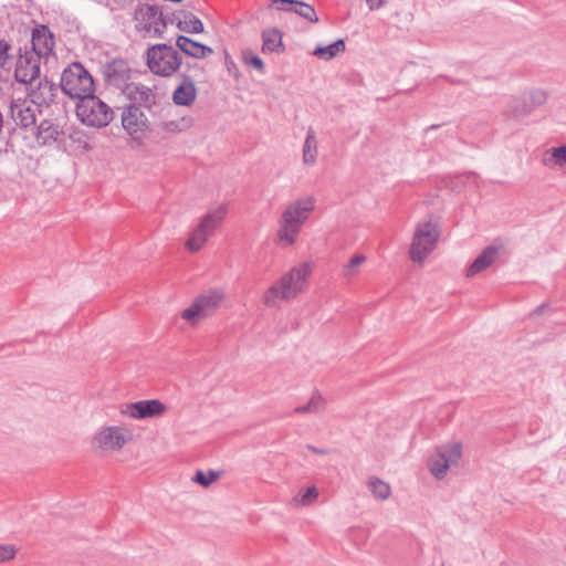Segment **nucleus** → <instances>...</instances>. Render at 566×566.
<instances>
[{"label": "nucleus", "mask_w": 566, "mask_h": 566, "mask_svg": "<svg viewBox=\"0 0 566 566\" xmlns=\"http://www.w3.org/2000/svg\"><path fill=\"white\" fill-rule=\"evenodd\" d=\"M314 209L315 200L312 197L300 198L289 203L277 221L276 239L279 244L282 247L293 245Z\"/></svg>", "instance_id": "f03ea898"}, {"label": "nucleus", "mask_w": 566, "mask_h": 566, "mask_svg": "<svg viewBox=\"0 0 566 566\" xmlns=\"http://www.w3.org/2000/svg\"><path fill=\"white\" fill-rule=\"evenodd\" d=\"M189 126V122L186 118L180 120H169L163 124V128L169 133H180Z\"/></svg>", "instance_id": "4c0bfd02"}, {"label": "nucleus", "mask_w": 566, "mask_h": 566, "mask_svg": "<svg viewBox=\"0 0 566 566\" xmlns=\"http://www.w3.org/2000/svg\"><path fill=\"white\" fill-rule=\"evenodd\" d=\"M526 98L531 106L535 109L536 107H539L547 102L548 94L545 90L533 88L528 91Z\"/></svg>", "instance_id": "c9c22d12"}, {"label": "nucleus", "mask_w": 566, "mask_h": 566, "mask_svg": "<svg viewBox=\"0 0 566 566\" xmlns=\"http://www.w3.org/2000/svg\"><path fill=\"white\" fill-rule=\"evenodd\" d=\"M262 46L261 51L263 54L271 53H283L284 52V43L282 32L276 28H269L262 31L261 33Z\"/></svg>", "instance_id": "a878e982"}, {"label": "nucleus", "mask_w": 566, "mask_h": 566, "mask_svg": "<svg viewBox=\"0 0 566 566\" xmlns=\"http://www.w3.org/2000/svg\"><path fill=\"white\" fill-rule=\"evenodd\" d=\"M35 146H51L57 142L61 130L51 119H43L32 128Z\"/></svg>", "instance_id": "412c9836"}, {"label": "nucleus", "mask_w": 566, "mask_h": 566, "mask_svg": "<svg viewBox=\"0 0 566 566\" xmlns=\"http://www.w3.org/2000/svg\"><path fill=\"white\" fill-rule=\"evenodd\" d=\"M465 177H467L468 179H471V178H474V175H473V174H468Z\"/></svg>", "instance_id": "c03bdc74"}, {"label": "nucleus", "mask_w": 566, "mask_h": 566, "mask_svg": "<svg viewBox=\"0 0 566 566\" xmlns=\"http://www.w3.org/2000/svg\"><path fill=\"white\" fill-rule=\"evenodd\" d=\"M10 49H11L10 44L6 40L1 39L0 40V67L1 69H4L9 64Z\"/></svg>", "instance_id": "ea45409f"}, {"label": "nucleus", "mask_w": 566, "mask_h": 566, "mask_svg": "<svg viewBox=\"0 0 566 566\" xmlns=\"http://www.w3.org/2000/svg\"><path fill=\"white\" fill-rule=\"evenodd\" d=\"M308 449L315 453H318V454H325L326 453V450H323V449H317L313 446H308Z\"/></svg>", "instance_id": "37998d69"}, {"label": "nucleus", "mask_w": 566, "mask_h": 566, "mask_svg": "<svg viewBox=\"0 0 566 566\" xmlns=\"http://www.w3.org/2000/svg\"><path fill=\"white\" fill-rule=\"evenodd\" d=\"M314 270L311 260L300 262L280 276L263 293V303L268 307H277L281 302H291L303 294L310 284Z\"/></svg>", "instance_id": "f257e3e1"}, {"label": "nucleus", "mask_w": 566, "mask_h": 566, "mask_svg": "<svg viewBox=\"0 0 566 566\" xmlns=\"http://www.w3.org/2000/svg\"><path fill=\"white\" fill-rule=\"evenodd\" d=\"M60 87L71 98L82 101L95 91L94 80L90 72L78 62L65 67L61 74Z\"/></svg>", "instance_id": "7ed1b4c3"}, {"label": "nucleus", "mask_w": 566, "mask_h": 566, "mask_svg": "<svg viewBox=\"0 0 566 566\" xmlns=\"http://www.w3.org/2000/svg\"><path fill=\"white\" fill-rule=\"evenodd\" d=\"M294 412L296 413H306V412H311V409H310V405L308 402L304 406H300V407H296L294 409Z\"/></svg>", "instance_id": "79ce46f5"}, {"label": "nucleus", "mask_w": 566, "mask_h": 566, "mask_svg": "<svg viewBox=\"0 0 566 566\" xmlns=\"http://www.w3.org/2000/svg\"><path fill=\"white\" fill-rule=\"evenodd\" d=\"M41 57L28 48L19 50V56L15 63L14 77L19 83L31 84L39 77Z\"/></svg>", "instance_id": "ddd939ff"}, {"label": "nucleus", "mask_w": 566, "mask_h": 566, "mask_svg": "<svg viewBox=\"0 0 566 566\" xmlns=\"http://www.w3.org/2000/svg\"><path fill=\"white\" fill-rule=\"evenodd\" d=\"M122 126L130 136L143 134L148 128V118L137 105H127L122 112Z\"/></svg>", "instance_id": "a211bd4d"}, {"label": "nucleus", "mask_w": 566, "mask_h": 566, "mask_svg": "<svg viewBox=\"0 0 566 566\" xmlns=\"http://www.w3.org/2000/svg\"><path fill=\"white\" fill-rule=\"evenodd\" d=\"M59 87L48 78L40 80L36 86L31 87L29 96L31 103L39 108L49 107L55 99Z\"/></svg>", "instance_id": "6ab92c4d"}, {"label": "nucleus", "mask_w": 566, "mask_h": 566, "mask_svg": "<svg viewBox=\"0 0 566 566\" xmlns=\"http://www.w3.org/2000/svg\"><path fill=\"white\" fill-rule=\"evenodd\" d=\"M76 115L85 126L102 128L113 120L114 111L93 93L77 103Z\"/></svg>", "instance_id": "0eeeda50"}, {"label": "nucleus", "mask_w": 566, "mask_h": 566, "mask_svg": "<svg viewBox=\"0 0 566 566\" xmlns=\"http://www.w3.org/2000/svg\"><path fill=\"white\" fill-rule=\"evenodd\" d=\"M311 413H318L322 412L325 407L326 402L324 398L318 394L314 392L308 401Z\"/></svg>", "instance_id": "58836bf2"}, {"label": "nucleus", "mask_w": 566, "mask_h": 566, "mask_svg": "<svg viewBox=\"0 0 566 566\" xmlns=\"http://www.w3.org/2000/svg\"><path fill=\"white\" fill-rule=\"evenodd\" d=\"M169 21L185 33L198 34L205 31L202 21L190 12H175Z\"/></svg>", "instance_id": "b1692460"}, {"label": "nucleus", "mask_w": 566, "mask_h": 566, "mask_svg": "<svg viewBox=\"0 0 566 566\" xmlns=\"http://www.w3.org/2000/svg\"><path fill=\"white\" fill-rule=\"evenodd\" d=\"M543 307H544L543 305H542V306H539V307H537L536 312H538V313H539V312L542 311V308H543Z\"/></svg>", "instance_id": "a18cd8bd"}, {"label": "nucleus", "mask_w": 566, "mask_h": 566, "mask_svg": "<svg viewBox=\"0 0 566 566\" xmlns=\"http://www.w3.org/2000/svg\"><path fill=\"white\" fill-rule=\"evenodd\" d=\"M386 0H366V4L370 11L378 10L384 6Z\"/></svg>", "instance_id": "a19ab883"}, {"label": "nucleus", "mask_w": 566, "mask_h": 566, "mask_svg": "<svg viewBox=\"0 0 566 566\" xmlns=\"http://www.w3.org/2000/svg\"><path fill=\"white\" fill-rule=\"evenodd\" d=\"M103 74L108 85L123 92L124 86L129 85L130 69L128 63L122 59L113 60L104 66Z\"/></svg>", "instance_id": "2eb2a0df"}, {"label": "nucleus", "mask_w": 566, "mask_h": 566, "mask_svg": "<svg viewBox=\"0 0 566 566\" xmlns=\"http://www.w3.org/2000/svg\"><path fill=\"white\" fill-rule=\"evenodd\" d=\"M318 490L315 486L307 488L303 493L293 499L294 506H308L318 497Z\"/></svg>", "instance_id": "473e14b6"}, {"label": "nucleus", "mask_w": 566, "mask_h": 566, "mask_svg": "<svg viewBox=\"0 0 566 566\" xmlns=\"http://www.w3.org/2000/svg\"><path fill=\"white\" fill-rule=\"evenodd\" d=\"M146 63L153 74L169 77L179 70L182 57L174 46L159 43L147 49Z\"/></svg>", "instance_id": "20e7f679"}, {"label": "nucleus", "mask_w": 566, "mask_h": 566, "mask_svg": "<svg viewBox=\"0 0 566 566\" xmlns=\"http://www.w3.org/2000/svg\"><path fill=\"white\" fill-rule=\"evenodd\" d=\"M534 108L531 106L527 98L515 99L511 106L512 116L515 118H523L530 115Z\"/></svg>", "instance_id": "72a5a7b5"}, {"label": "nucleus", "mask_w": 566, "mask_h": 566, "mask_svg": "<svg viewBox=\"0 0 566 566\" xmlns=\"http://www.w3.org/2000/svg\"><path fill=\"white\" fill-rule=\"evenodd\" d=\"M166 411V405L157 399L139 400L120 407L122 416L137 420L158 418Z\"/></svg>", "instance_id": "f8f14e48"}, {"label": "nucleus", "mask_w": 566, "mask_h": 566, "mask_svg": "<svg viewBox=\"0 0 566 566\" xmlns=\"http://www.w3.org/2000/svg\"><path fill=\"white\" fill-rule=\"evenodd\" d=\"M224 297L226 293L220 287L208 290L196 296L192 303L181 311L180 317L191 326H197L221 306Z\"/></svg>", "instance_id": "423d86ee"}, {"label": "nucleus", "mask_w": 566, "mask_h": 566, "mask_svg": "<svg viewBox=\"0 0 566 566\" xmlns=\"http://www.w3.org/2000/svg\"><path fill=\"white\" fill-rule=\"evenodd\" d=\"M11 117L17 126L22 129H31L36 123V108L27 102H13L11 104Z\"/></svg>", "instance_id": "aec40b11"}, {"label": "nucleus", "mask_w": 566, "mask_h": 566, "mask_svg": "<svg viewBox=\"0 0 566 566\" xmlns=\"http://www.w3.org/2000/svg\"><path fill=\"white\" fill-rule=\"evenodd\" d=\"M317 155L318 143L314 129L310 127L302 148V160L305 165L313 166L316 164Z\"/></svg>", "instance_id": "bb28decb"}, {"label": "nucleus", "mask_w": 566, "mask_h": 566, "mask_svg": "<svg viewBox=\"0 0 566 566\" xmlns=\"http://www.w3.org/2000/svg\"><path fill=\"white\" fill-rule=\"evenodd\" d=\"M543 164L549 168L566 166V145L547 149L543 157Z\"/></svg>", "instance_id": "cd10ccee"}, {"label": "nucleus", "mask_w": 566, "mask_h": 566, "mask_svg": "<svg viewBox=\"0 0 566 566\" xmlns=\"http://www.w3.org/2000/svg\"><path fill=\"white\" fill-rule=\"evenodd\" d=\"M345 48L346 46L344 40L339 39L329 45L316 48L313 54L319 59L328 61L335 57L337 54L344 52Z\"/></svg>", "instance_id": "c756f323"}, {"label": "nucleus", "mask_w": 566, "mask_h": 566, "mask_svg": "<svg viewBox=\"0 0 566 566\" xmlns=\"http://www.w3.org/2000/svg\"><path fill=\"white\" fill-rule=\"evenodd\" d=\"M503 251L504 245L501 242L495 241L488 245L467 269V276L472 277L485 271L497 260Z\"/></svg>", "instance_id": "f3484780"}, {"label": "nucleus", "mask_w": 566, "mask_h": 566, "mask_svg": "<svg viewBox=\"0 0 566 566\" xmlns=\"http://www.w3.org/2000/svg\"><path fill=\"white\" fill-rule=\"evenodd\" d=\"M176 45L181 52L195 59H205L213 53V50L210 46L185 35L177 36Z\"/></svg>", "instance_id": "393cba45"}, {"label": "nucleus", "mask_w": 566, "mask_h": 566, "mask_svg": "<svg viewBox=\"0 0 566 566\" xmlns=\"http://www.w3.org/2000/svg\"><path fill=\"white\" fill-rule=\"evenodd\" d=\"M31 45L29 51L35 52L39 57L45 61L54 55V36L46 25H40L33 30Z\"/></svg>", "instance_id": "dca6fc26"}, {"label": "nucleus", "mask_w": 566, "mask_h": 566, "mask_svg": "<svg viewBox=\"0 0 566 566\" xmlns=\"http://www.w3.org/2000/svg\"><path fill=\"white\" fill-rule=\"evenodd\" d=\"M129 439L130 432L124 427H104L94 436L92 447L104 454H109L122 450Z\"/></svg>", "instance_id": "9d476101"}, {"label": "nucleus", "mask_w": 566, "mask_h": 566, "mask_svg": "<svg viewBox=\"0 0 566 566\" xmlns=\"http://www.w3.org/2000/svg\"><path fill=\"white\" fill-rule=\"evenodd\" d=\"M439 237L440 233L436 223L431 221L419 222L409 251L410 259L413 262H423L434 250Z\"/></svg>", "instance_id": "1a4fd4ad"}, {"label": "nucleus", "mask_w": 566, "mask_h": 566, "mask_svg": "<svg viewBox=\"0 0 566 566\" xmlns=\"http://www.w3.org/2000/svg\"><path fill=\"white\" fill-rule=\"evenodd\" d=\"M366 262L364 254H355L342 266L340 274L347 282L355 280L360 274L361 265Z\"/></svg>", "instance_id": "c85d7f7f"}, {"label": "nucleus", "mask_w": 566, "mask_h": 566, "mask_svg": "<svg viewBox=\"0 0 566 566\" xmlns=\"http://www.w3.org/2000/svg\"><path fill=\"white\" fill-rule=\"evenodd\" d=\"M242 62L250 67L255 69L259 73H265V66L263 61L259 55H256L252 50L245 49L241 53Z\"/></svg>", "instance_id": "2f4dec72"}, {"label": "nucleus", "mask_w": 566, "mask_h": 566, "mask_svg": "<svg viewBox=\"0 0 566 566\" xmlns=\"http://www.w3.org/2000/svg\"><path fill=\"white\" fill-rule=\"evenodd\" d=\"M368 488L378 500L385 501L390 496L391 489L388 483L378 478H371L368 481Z\"/></svg>", "instance_id": "7c9ffc66"}, {"label": "nucleus", "mask_w": 566, "mask_h": 566, "mask_svg": "<svg viewBox=\"0 0 566 566\" xmlns=\"http://www.w3.org/2000/svg\"><path fill=\"white\" fill-rule=\"evenodd\" d=\"M219 472L209 470L208 472L197 471L192 481L202 485L203 488L210 486L219 478Z\"/></svg>", "instance_id": "f704fd0d"}, {"label": "nucleus", "mask_w": 566, "mask_h": 566, "mask_svg": "<svg viewBox=\"0 0 566 566\" xmlns=\"http://www.w3.org/2000/svg\"><path fill=\"white\" fill-rule=\"evenodd\" d=\"M122 93L130 102L129 105H137V107L148 111L157 105L155 88L140 82H132L129 85L124 86Z\"/></svg>", "instance_id": "4468645a"}, {"label": "nucleus", "mask_w": 566, "mask_h": 566, "mask_svg": "<svg viewBox=\"0 0 566 566\" xmlns=\"http://www.w3.org/2000/svg\"><path fill=\"white\" fill-rule=\"evenodd\" d=\"M273 2L279 10L294 12L310 22L318 21L315 9L308 3L297 0H273Z\"/></svg>", "instance_id": "4be33fe9"}, {"label": "nucleus", "mask_w": 566, "mask_h": 566, "mask_svg": "<svg viewBox=\"0 0 566 566\" xmlns=\"http://www.w3.org/2000/svg\"><path fill=\"white\" fill-rule=\"evenodd\" d=\"M135 29L144 36L161 38L168 19H166L157 6L140 4L134 12Z\"/></svg>", "instance_id": "6e6552de"}, {"label": "nucleus", "mask_w": 566, "mask_h": 566, "mask_svg": "<svg viewBox=\"0 0 566 566\" xmlns=\"http://www.w3.org/2000/svg\"><path fill=\"white\" fill-rule=\"evenodd\" d=\"M197 97V88L190 76L184 75L172 93V101L178 106H190Z\"/></svg>", "instance_id": "5701e85b"}, {"label": "nucleus", "mask_w": 566, "mask_h": 566, "mask_svg": "<svg viewBox=\"0 0 566 566\" xmlns=\"http://www.w3.org/2000/svg\"><path fill=\"white\" fill-rule=\"evenodd\" d=\"M462 454V443L454 441L444 444L437 450V455L429 462L431 474L441 480L446 476L448 469L457 464Z\"/></svg>", "instance_id": "9b49d317"}, {"label": "nucleus", "mask_w": 566, "mask_h": 566, "mask_svg": "<svg viewBox=\"0 0 566 566\" xmlns=\"http://www.w3.org/2000/svg\"><path fill=\"white\" fill-rule=\"evenodd\" d=\"M228 209L221 205L210 209L189 234L185 245L190 252L201 250L214 232L221 227Z\"/></svg>", "instance_id": "39448f33"}, {"label": "nucleus", "mask_w": 566, "mask_h": 566, "mask_svg": "<svg viewBox=\"0 0 566 566\" xmlns=\"http://www.w3.org/2000/svg\"><path fill=\"white\" fill-rule=\"evenodd\" d=\"M18 551L13 544H0V564L14 559Z\"/></svg>", "instance_id": "e433bc0d"}]
</instances>
